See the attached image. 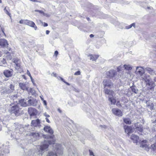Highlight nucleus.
<instances>
[{"label":"nucleus","mask_w":156,"mask_h":156,"mask_svg":"<svg viewBox=\"0 0 156 156\" xmlns=\"http://www.w3.org/2000/svg\"><path fill=\"white\" fill-rule=\"evenodd\" d=\"M9 88L12 91L14 90V86L12 84H11L9 86Z\"/></svg>","instance_id":"obj_30"},{"label":"nucleus","mask_w":156,"mask_h":156,"mask_svg":"<svg viewBox=\"0 0 156 156\" xmlns=\"http://www.w3.org/2000/svg\"><path fill=\"white\" fill-rule=\"evenodd\" d=\"M140 146L142 147H146L147 146V145L146 143H141Z\"/></svg>","instance_id":"obj_33"},{"label":"nucleus","mask_w":156,"mask_h":156,"mask_svg":"<svg viewBox=\"0 0 156 156\" xmlns=\"http://www.w3.org/2000/svg\"><path fill=\"white\" fill-rule=\"evenodd\" d=\"M131 139L133 141L134 143H136L139 141V136L134 134H132Z\"/></svg>","instance_id":"obj_13"},{"label":"nucleus","mask_w":156,"mask_h":156,"mask_svg":"<svg viewBox=\"0 0 156 156\" xmlns=\"http://www.w3.org/2000/svg\"><path fill=\"white\" fill-rule=\"evenodd\" d=\"M46 117H50V116H49V115H46Z\"/></svg>","instance_id":"obj_53"},{"label":"nucleus","mask_w":156,"mask_h":156,"mask_svg":"<svg viewBox=\"0 0 156 156\" xmlns=\"http://www.w3.org/2000/svg\"><path fill=\"white\" fill-rule=\"evenodd\" d=\"M40 124V121L39 119L36 120H33L31 121V125L34 126V127H37L39 126Z\"/></svg>","instance_id":"obj_11"},{"label":"nucleus","mask_w":156,"mask_h":156,"mask_svg":"<svg viewBox=\"0 0 156 156\" xmlns=\"http://www.w3.org/2000/svg\"><path fill=\"white\" fill-rule=\"evenodd\" d=\"M28 112L30 116H36L37 113V110L33 108H28Z\"/></svg>","instance_id":"obj_6"},{"label":"nucleus","mask_w":156,"mask_h":156,"mask_svg":"<svg viewBox=\"0 0 156 156\" xmlns=\"http://www.w3.org/2000/svg\"><path fill=\"white\" fill-rule=\"evenodd\" d=\"M80 74V71H77V72H75L74 73V75H79Z\"/></svg>","instance_id":"obj_37"},{"label":"nucleus","mask_w":156,"mask_h":156,"mask_svg":"<svg viewBox=\"0 0 156 156\" xmlns=\"http://www.w3.org/2000/svg\"><path fill=\"white\" fill-rule=\"evenodd\" d=\"M46 33L47 34H48L50 33V31L48 30H47L46 31Z\"/></svg>","instance_id":"obj_47"},{"label":"nucleus","mask_w":156,"mask_h":156,"mask_svg":"<svg viewBox=\"0 0 156 156\" xmlns=\"http://www.w3.org/2000/svg\"><path fill=\"white\" fill-rule=\"evenodd\" d=\"M10 105L11 106L9 110L11 114H14L17 116L20 114V110L21 108L20 107L18 104H15L12 103Z\"/></svg>","instance_id":"obj_2"},{"label":"nucleus","mask_w":156,"mask_h":156,"mask_svg":"<svg viewBox=\"0 0 156 156\" xmlns=\"http://www.w3.org/2000/svg\"><path fill=\"white\" fill-rule=\"evenodd\" d=\"M87 19L88 20H90V18H87Z\"/></svg>","instance_id":"obj_57"},{"label":"nucleus","mask_w":156,"mask_h":156,"mask_svg":"<svg viewBox=\"0 0 156 156\" xmlns=\"http://www.w3.org/2000/svg\"><path fill=\"white\" fill-rule=\"evenodd\" d=\"M112 112L116 116H121L122 115V111L121 110L119 109L115 108H112Z\"/></svg>","instance_id":"obj_8"},{"label":"nucleus","mask_w":156,"mask_h":156,"mask_svg":"<svg viewBox=\"0 0 156 156\" xmlns=\"http://www.w3.org/2000/svg\"><path fill=\"white\" fill-rule=\"evenodd\" d=\"M146 103L147 106L149 107L150 106L151 103L148 102L147 101Z\"/></svg>","instance_id":"obj_40"},{"label":"nucleus","mask_w":156,"mask_h":156,"mask_svg":"<svg viewBox=\"0 0 156 156\" xmlns=\"http://www.w3.org/2000/svg\"><path fill=\"white\" fill-rule=\"evenodd\" d=\"M27 20H21L19 21V23L21 24L26 25Z\"/></svg>","instance_id":"obj_26"},{"label":"nucleus","mask_w":156,"mask_h":156,"mask_svg":"<svg viewBox=\"0 0 156 156\" xmlns=\"http://www.w3.org/2000/svg\"><path fill=\"white\" fill-rule=\"evenodd\" d=\"M27 73L28 74V75L30 77V78L31 79V80H33L32 77L30 73V72L28 70H27Z\"/></svg>","instance_id":"obj_34"},{"label":"nucleus","mask_w":156,"mask_h":156,"mask_svg":"<svg viewBox=\"0 0 156 156\" xmlns=\"http://www.w3.org/2000/svg\"><path fill=\"white\" fill-rule=\"evenodd\" d=\"M58 52L57 51H55L54 53V56H55V57H57L58 54Z\"/></svg>","instance_id":"obj_38"},{"label":"nucleus","mask_w":156,"mask_h":156,"mask_svg":"<svg viewBox=\"0 0 156 156\" xmlns=\"http://www.w3.org/2000/svg\"><path fill=\"white\" fill-rule=\"evenodd\" d=\"M125 102L123 100H121L120 101H118L116 105L117 106L119 107H121L122 105H123L124 104Z\"/></svg>","instance_id":"obj_19"},{"label":"nucleus","mask_w":156,"mask_h":156,"mask_svg":"<svg viewBox=\"0 0 156 156\" xmlns=\"http://www.w3.org/2000/svg\"><path fill=\"white\" fill-rule=\"evenodd\" d=\"M61 80L62 81H63L65 83H67V84H68V83H66V82H65L64 80L62 78H61Z\"/></svg>","instance_id":"obj_46"},{"label":"nucleus","mask_w":156,"mask_h":156,"mask_svg":"<svg viewBox=\"0 0 156 156\" xmlns=\"http://www.w3.org/2000/svg\"><path fill=\"white\" fill-rule=\"evenodd\" d=\"M105 94L112 96V97H109V98L108 100L111 102L112 104L115 105L116 103V100L113 97V95L114 94V91L108 89H105Z\"/></svg>","instance_id":"obj_5"},{"label":"nucleus","mask_w":156,"mask_h":156,"mask_svg":"<svg viewBox=\"0 0 156 156\" xmlns=\"http://www.w3.org/2000/svg\"><path fill=\"white\" fill-rule=\"evenodd\" d=\"M12 62L15 63L16 67L21 68V62L20 59L17 58H14Z\"/></svg>","instance_id":"obj_10"},{"label":"nucleus","mask_w":156,"mask_h":156,"mask_svg":"<svg viewBox=\"0 0 156 156\" xmlns=\"http://www.w3.org/2000/svg\"><path fill=\"white\" fill-rule=\"evenodd\" d=\"M88 56L90 57V60L93 61H96L97 60L98 58L99 55H93L90 54L88 55Z\"/></svg>","instance_id":"obj_12"},{"label":"nucleus","mask_w":156,"mask_h":156,"mask_svg":"<svg viewBox=\"0 0 156 156\" xmlns=\"http://www.w3.org/2000/svg\"><path fill=\"white\" fill-rule=\"evenodd\" d=\"M2 2V1L1 0H0V3H1Z\"/></svg>","instance_id":"obj_58"},{"label":"nucleus","mask_w":156,"mask_h":156,"mask_svg":"<svg viewBox=\"0 0 156 156\" xmlns=\"http://www.w3.org/2000/svg\"><path fill=\"white\" fill-rule=\"evenodd\" d=\"M127 68H129V69L132 68V67H130L129 66V65H127Z\"/></svg>","instance_id":"obj_49"},{"label":"nucleus","mask_w":156,"mask_h":156,"mask_svg":"<svg viewBox=\"0 0 156 156\" xmlns=\"http://www.w3.org/2000/svg\"><path fill=\"white\" fill-rule=\"evenodd\" d=\"M6 63L5 59V58H3L0 60V66H4V65Z\"/></svg>","instance_id":"obj_23"},{"label":"nucleus","mask_w":156,"mask_h":156,"mask_svg":"<svg viewBox=\"0 0 156 156\" xmlns=\"http://www.w3.org/2000/svg\"><path fill=\"white\" fill-rule=\"evenodd\" d=\"M58 110L59 112H60V113L62 111L59 109H58Z\"/></svg>","instance_id":"obj_52"},{"label":"nucleus","mask_w":156,"mask_h":156,"mask_svg":"<svg viewBox=\"0 0 156 156\" xmlns=\"http://www.w3.org/2000/svg\"><path fill=\"white\" fill-rule=\"evenodd\" d=\"M19 104H20L21 106L25 107L27 106V104L25 101L24 99H21L19 101Z\"/></svg>","instance_id":"obj_15"},{"label":"nucleus","mask_w":156,"mask_h":156,"mask_svg":"<svg viewBox=\"0 0 156 156\" xmlns=\"http://www.w3.org/2000/svg\"><path fill=\"white\" fill-rule=\"evenodd\" d=\"M124 128L125 129V132H126V130L127 129V126H126V125L124 126Z\"/></svg>","instance_id":"obj_44"},{"label":"nucleus","mask_w":156,"mask_h":156,"mask_svg":"<svg viewBox=\"0 0 156 156\" xmlns=\"http://www.w3.org/2000/svg\"><path fill=\"white\" fill-rule=\"evenodd\" d=\"M44 102L45 103V105H46V101H44Z\"/></svg>","instance_id":"obj_54"},{"label":"nucleus","mask_w":156,"mask_h":156,"mask_svg":"<svg viewBox=\"0 0 156 156\" xmlns=\"http://www.w3.org/2000/svg\"><path fill=\"white\" fill-rule=\"evenodd\" d=\"M4 53L5 54H8L9 55V56L8 57V58L11 60L12 59V56H11L10 54V52H8V51H4Z\"/></svg>","instance_id":"obj_25"},{"label":"nucleus","mask_w":156,"mask_h":156,"mask_svg":"<svg viewBox=\"0 0 156 156\" xmlns=\"http://www.w3.org/2000/svg\"><path fill=\"white\" fill-rule=\"evenodd\" d=\"M12 70L11 71L8 70H5L4 72V75L7 77L12 76Z\"/></svg>","instance_id":"obj_14"},{"label":"nucleus","mask_w":156,"mask_h":156,"mask_svg":"<svg viewBox=\"0 0 156 156\" xmlns=\"http://www.w3.org/2000/svg\"><path fill=\"white\" fill-rule=\"evenodd\" d=\"M130 90H131L133 92L135 93H137L138 92V90L136 87L135 86H132L130 87Z\"/></svg>","instance_id":"obj_21"},{"label":"nucleus","mask_w":156,"mask_h":156,"mask_svg":"<svg viewBox=\"0 0 156 156\" xmlns=\"http://www.w3.org/2000/svg\"><path fill=\"white\" fill-rule=\"evenodd\" d=\"M30 135V136H33L34 137H37L39 136V133L37 132L31 133Z\"/></svg>","instance_id":"obj_20"},{"label":"nucleus","mask_w":156,"mask_h":156,"mask_svg":"<svg viewBox=\"0 0 156 156\" xmlns=\"http://www.w3.org/2000/svg\"><path fill=\"white\" fill-rule=\"evenodd\" d=\"M55 76H56V74H55Z\"/></svg>","instance_id":"obj_61"},{"label":"nucleus","mask_w":156,"mask_h":156,"mask_svg":"<svg viewBox=\"0 0 156 156\" xmlns=\"http://www.w3.org/2000/svg\"><path fill=\"white\" fill-rule=\"evenodd\" d=\"M35 12H38L41 14H43L44 15H45V14L44 12L42 10H40L36 9V10H35Z\"/></svg>","instance_id":"obj_29"},{"label":"nucleus","mask_w":156,"mask_h":156,"mask_svg":"<svg viewBox=\"0 0 156 156\" xmlns=\"http://www.w3.org/2000/svg\"><path fill=\"white\" fill-rule=\"evenodd\" d=\"M107 76L110 78L113 77L115 76V72H114L112 70H111L107 73Z\"/></svg>","instance_id":"obj_16"},{"label":"nucleus","mask_w":156,"mask_h":156,"mask_svg":"<svg viewBox=\"0 0 156 156\" xmlns=\"http://www.w3.org/2000/svg\"><path fill=\"white\" fill-rule=\"evenodd\" d=\"M154 147H156V144H155V145H154Z\"/></svg>","instance_id":"obj_59"},{"label":"nucleus","mask_w":156,"mask_h":156,"mask_svg":"<svg viewBox=\"0 0 156 156\" xmlns=\"http://www.w3.org/2000/svg\"><path fill=\"white\" fill-rule=\"evenodd\" d=\"M2 55V52L0 51V57H1Z\"/></svg>","instance_id":"obj_50"},{"label":"nucleus","mask_w":156,"mask_h":156,"mask_svg":"<svg viewBox=\"0 0 156 156\" xmlns=\"http://www.w3.org/2000/svg\"><path fill=\"white\" fill-rule=\"evenodd\" d=\"M150 109L152 110L154 109V104L152 103H151L150 106H149Z\"/></svg>","instance_id":"obj_35"},{"label":"nucleus","mask_w":156,"mask_h":156,"mask_svg":"<svg viewBox=\"0 0 156 156\" xmlns=\"http://www.w3.org/2000/svg\"><path fill=\"white\" fill-rule=\"evenodd\" d=\"M119 69V70H118V71H119L120 70V69Z\"/></svg>","instance_id":"obj_63"},{"label":"nucleus","mask_w":156,"mask_h":156,"mask_svg":"<svg viewBox=\"0 0 156 156\" xmlns=\"http://www.w3.org/2000/svg\"><path fill=\"white\" fill-rule=\"evenodd\" d=\"M147 142V140H143L141 142V143H146Z\"/></svg>","instance_id":"obj_39"},{"label":"nucleus","mask_w":156,"mask_h":156,"mask_svg":"<svg viewBox=\"0 0 156 156\" xmlns=\"http://www.w3.org/2000/svg\"><path fill=\"white\" fill-rule=\"evenodd\" d=\"M136 130H138L140 132H142L143 131V129L142 127H137L136 128Z\"/></svg>","instance_id":"obj_31"},{"label":"nucleus","mask_w":156,"mask_h":156,"mask_svg":"<svg viewBox=\"0 0 156 156\" xmlns=\"http://www.w3.org/2000/svg\"><path fill=\"white\" fill-rule=\"evenodd\" d=\"M103 82L105 83V84H104L105 87L106 86H108L109 87H110L112 85L111 83L110 84L108 83V81L107 80H105Z\"/></svg>","instance_id":"obj_24"},{"label":"nucleus","mask_w":156,"mask_h":156,"mask_svg":"<svg viewBox=\"0 0 156 156\" xmlns=\"http://www.w3.org/2000/svg\"><path fill=\"white\" fill-rule=\"evenodd\" d=\"M26 25H27L32 27L34 28L35 30H37V28L35 23L33 21L27 20Z\"/></svg>","instance_id":"obj_7"},{"label":"nucleus","mask_w":156,"mask_h":156,"mask_svg":"<svg viewBox=\"0 0 156 156\" xmlns=\"http://www.w3.org/2000/svg\"><path fill=\"white\" fill-rule=\"evenodd\" d=\"M135 23H133L130 25H129L128 27H127V29H129L132 27V26H133L134 27H135Z\"/></svg>","instance_id":"obj_32"},{"label":"nucleus","mask_w":156,"mask_h":156,"mask_svg":"<svg viewBox=\"0 0 156 156\" xmlns=\"http://www.w3.org/2000/svg\"><path fill=\"white\" fill-rule=\"evenodd\" d=\"M9 44L7 41L4 39H2L0 40V46L3 48L8 47Z\"/></svg>","instance_id":"obj_9"},{"label":"nucleus","mask_w":156,"mask_h":156,"mask_svg":"<svg viewBox=\"0 0 156 156\" xmlns=\"http://www.w3.org/2000/svg\"><path fill=\"white\" fill-rule=\"evenodd\" d=\"M127 132L129 133L132 132L133 131V128L130 126H127Z\"/></svg>","instance_id":"obj_28"},{"label":"nucleus","mask_w":156,"mask_h":156,"mask_svg":"<svg viewBox=\"0 0 156 156\" xmlns=\"http://www.w3.org/2000/svg\"><path fill=\"white\" fill-rule=\"evenodd\" d=\"M4 10L5 13L9 16H11V14L9 12V11L6 9V7H5L4 9Z\"/></svg>","instance_id":"obj_27"},{"label":"nucleus","mask_w":156,"mask_h":156,"mask_svg":"<svg viewBox=\"0 0 156 156\" xmlns=\"http://www.w3.org/2000/svg\"><path fill=\"white\" fill-rule=\"evenodd\" d=\"M135 72L136 73L139 75L138 76H142V80L145 81L146 84L147 85V83L150 81L151 79L149 76L144 74V69H136Z\"/></svg>","instance_id":"obj_3"},{"label":"nucleus","mask_w":156,"mask_h":156,"mask_svg":"<svg viewBox=\"0 0 156 156\" xmlns=\"http://www.w3.org/2000/svg\"><path fill=\"white\" fill-rule=\"evenodd\" d=\"M2 32H3V33L5 35V34L4 32V30L3 29H2Z\"/></svg>","instance_id":"obj_51"},{"label":"nucleus","mask_w":156,"mask_h":156,"mask_svg":"<svg viewBox=\"0 0 156 156\" xmlns=\"http://www.w3.org/2000/svg\"><path fill=\"white\" fill-rule=\"evenodd\" d=\"M89 152H90V156H94V154L93 153V152L90 150H89Z\"/></svg>","instance_id":"obj_36"},{"label":"nucleus","mask_w":156,"mask_h":156,"mask_svg":"<svg viewBox=\"0 0 156 156\" xmlns=\"http://www.w3.org/2000/svg\"><path fill=\"white\" fill-rule=\"evenodd\" d=\"M150 8H151V7H147V8H148V9H150Z\"/></svg>","instance_id":"obj_62"},{"label":"nucleus","mask_w":156,"mask_h":156,"mask_svg":"<svg viewBox=\"0 0 156 156\" xmlns=\"http://www.w3.org/2000/svg\"><path fill=\"white\" fill-rule=\"evenodd\" d=\"M49 145L48 144H43L42 145L40 146V150L41 151H44L48 147Z\"/></svg>","instance_id":"obj_18"},{"label":"nucleus","mask_w":156,"mask_h":156,"mask_svg":"<svg viewBox=\"0 0 156 156\" xmlns=\"http://www.w3.org/2000/svg\"><path fill=\"white\" fill-rule=\"evenodd\" d=\"M7 49L9 50V51H10V50H11V48H8Z\"/></svg>","instance_id":"obj_56"},{"label":"nucleus","mask_w":156,"mask_h":156,"mask_svg":"<svg viewBox=\"0 0 156 156\" xmlns=\"http://www.w3.org/2000/svg\"><path fill=\"white\" fill-rule=\"evenodd\" d=\"M44 129L45 131L52 135L51 136L44 135V136H45L44 138L48 139H51V140H48V143L49 144H54L55 143V140L54 139V135H53L54 133L53 131L50 127V126H45L44 128Z\"/></svg>","instance_id":"obj_1"},{"label":"nucleus","mask_w":156,"mask_h":156,"mask_svg":"<svg viewBox=\"0 0 156 156\" xmlns=\"http://www.w3.org/2000/svg\"><path fill=\"white\" fill-rule=\"evenodd\" d=\"M46 121H47V122H48L49 123H50V121H49V119L47 118H46Z\"/></svg>","instance_id":"obj_45"},{"label":"nucleus","mask_w":156,"mask_h":156,"mask_svg":"<svg viewBox=\"0 0 156 156\" xmlns=\"http://www.w3.org/2000/svg\"><path fill=\"white\" fill-rule=\"evenodd\" d=\"M127 124H130L131 123V122L129 120V119H127Z\"/></svg>","instance_id":"obj_42"},{"label":"nucleus","mask_w":156,"mask_h":156,"mask_svg":"<svg viewBox=\"0 0 156 156\" xmlns=\"http://www.w3.org/2000/svg\"><path fill=\"white\" fill-rule=\"evenodd\" d=\"M154 81H156V79H154Z\"/></svg>","instance_id":"obj_60"},{"label":"nucleus","mask_w":156,"mask_h":156,"mask_svg":"<svg viewBox=\"0 0 156 156\" xmlns=\"http://www.w3.org/2000/svg\"><path fill=\"white\" fill-rule=\"evenodd\" d=\"M25 76L24 75H23V76Z\"/></svg>","instance_id":"obj_64"},{"label":"nucleus","mask_w":156,"mask_h":156,"mask_svg":"<svg viewBox=\"0 0 156 156\" xmlns=\"http://www.w3.org/2000/svg\"><path fill=\"white\" fill-rule=\"evenodd\" d=\"M149 86H150V89H151L152 88L154 87L155 86V84L153 82H150L147 83V85Z\"/></svg>","instance_id":"obj_22"},{"label":"nucleus","mask_w":156,"mask_h":156,"mask_svg":"<svg viewBox=\"0 0 156 156\" xmlns=\"http://www.w3.org/2000/svg\"><path fill=\"white\" fill-rule=\"evenodd\" d=\"M90 37H94V35L93 34H91L90 35Z\"/></svg>","instance_id":"obj_48"},{"label":"nucleus","mask_w":156,"mask_h":156,"mask_svg":"<svg viewBox=\"0 0 156 156\" xmlns=\"http://www.w3.org/2000/svg\"><path fill=\"white\" fill-rule=\"evenodd\" d=\"M123 121L124 122L126 123V124H127V118H124L123 119Z\"/></svg>","instance_id":"obj_41"},{"label":"nucleus","mask_w":156,"mask_h":156,"mask_svg":"<svg viewBox=\"0 0 156 156\" xmlns=\"http://www.w3.org/2000/svg\"><path fill=\"white\" fill-rule=\"evenodd\" d=\"M56 152L54 153L53 151L49 152L47 156H57L58 155H62L63 154L62 149L61 147V145L60 144H56Z\"/></svg>","instance_id":"obj_4"},{"label":"nucleus","mask_w":156,"mask_h":156,"mask_svg":"<svg viewBox=\"0 0 156 156\" xmlns=\"http://www.w3.org/2000/svg\"><path fill=\"white\" fill-rule=\"evenodd\" d=\"M19 85L20 87L22 90H28L25 84L23 83H20Z\"/></svg>","instance_id":"obj_17"},{"label":"nucleus","mask_w":156,"mask_h":156,"mask_svg":"<svg viewBox=\"0 0 156 156\" xmlns=\"http://www.w3.org/2000/svg\"><path fill=\"white\" fill-rule=\"evenodd\" d=\"M48 26V24L45 23H43V26L44 27H47Z\"/></svg>","instance_id":"obj_43"},{"label":"nucleus","mask_w":156,"mask_h":156,"mask_svg":"<svg viewBox=\"0 0 156 156\" xmlns=\"http://www.w3.org/2000/svg\"><path fill=\"white\" fill-rule=\"evenodd\" d=\"M140 68H142V67H139V66H137V67H136V68H137V69L139 68H140Z\"/></svg>","instance_id":"obj_55"}]
</instances>
